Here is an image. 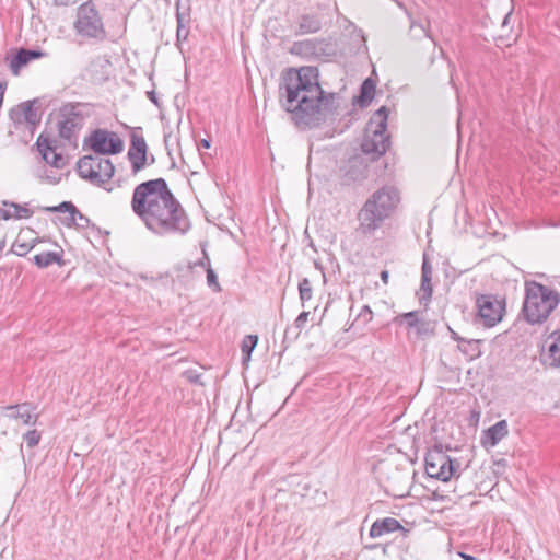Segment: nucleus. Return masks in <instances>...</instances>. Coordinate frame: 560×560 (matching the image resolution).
Here are the masks:
<instances>
[{
    "label": "nucleus",
    "mask_w": 560,
    "mask_h": 560,
    "mask_svg": "<svg viewBox=\"0 0 560 560\" xmlns=\"http://www.w3.org/2000/svg\"><path fill=\"white\" fill-rule=\"evenodd\" d=\"M335 97L336 93L323 90L317 67L289 68L282 73L279 104L299 129L320 126L336 109Z\"/></svg>",
    "instance_id": "f257e3e1"
},
{
    "label": "nucleus",
    "mask_w": 560,
    "mask_h": 560,
    "mask_svg": "<svg viewBox=\"0 0 560 560\" xmlns=\"http://www.w3.org/2000/svg\"><path fill=\"white\" fill-rule=\"evenodd\" d=\"M130 206L135 215L155 235H185L191 229L186 210L162 177L138 184Z\"/></svg>",
    "instance_id": "f03ea898"
},
{
    "label": "nucleus",
    "mask_w": 560,
    "mask_h": 560,
    "mask_svg": "<svg viewBox=\"0 0 560 560\" xmlns=\"http://www.w3.org/2000/svg\"><path fill=\"white\" fill-rule=\"evenodd\" d=\"M388 108L380 107L370 118L361 143V153L343 161L337 172L338 182L343 187L362 184L369 177V162L384 155L389 147L387 131Z\"/></svg>",
    "instance_id": "7ed1b4c3"
},
{
    "label": "nucleus",
    "mask_w": 560,
    "mask_h": 560,
    "mask_svg": "<svg viewBox=\"0 0 560 560\" xmlns=\"http://www.w3.org/2000/svg\"><path fill=\"white\" fill-rule=\"evenodd\" d=\"M400 203V191L393 185H384L373 191L357 213L355 232L372 237L386 220L390 219Z\"/></svg>",
    "instance_id": "20e7f679"
},
{
    "label": "nucleus",
    "mask_w": 560,
    "mask_h": 560,
    "mask_svg": "<svg viewBox=\"0 0 560 560\" xmlns=\"http://www.w3.org/2000/svg\"><path fill=\"white\" fill-rule=\"evenodd\" d=\"M559 302L560 294L557 291L534 280L525 282L522 314L528 324L545 323Z\"/></svg>",
    "instance_id": "39448f33"
},
{
    "label": "nucleus",
    "mask_w": 560,
    "mask_h": 560,
    "mask_svg": "<svg viewBox=\"0 0 560 560\" xmlns=\"http://www.w3.org/2000/svg\"><path fill=\"white\" fill-rule=\"evenodd\" d=\"M77 172L81 178L103 187L114 176L115 166L109 159L84 155L77 162Z\"/></svg>",
    "instance_id": "423d86ee"
},
{
    "label": "nucleus",
    "mask_w": 560,
    "mask_h": 560,
    "mask_svg": "<svg viewBox=\"0 0 560 560\" xmlns=\"http://www.w3.org/2000/svg\"><path fill=\"white\" fill-rule=\"evenodd\" d=\"M74 30L78 35L84 38H94L97 40H104L106 38L104 23L94 0H89L78 8Z\"/></svg>",
    "instance_id": "0eeeda50"
},
{
    "label": "nucleus",
    "mask_w": 560,
    "mask_h": 560,
    "mask_svg": "<svg viewBox=\"0 0 560 560\" xmlns=\"http://www.w3.org/2000/svg\"><path fill=\"white\" fill-rule=\"evenodd\" d=\"M476 322L487 328L494 327L503 319L506 302L504 298L494 294H479L476 298Z\"/></svg>",
    "instance_id": "6e6552de"
},
{
    "label": "nucleus",
    "mask_w": 560,
    "mask_h": 560,
    "mask_svg": "<svg viewBox=\"0 0 560 560\" xmlns=\"http://www.w3.org/2000/svg\"><path fill=\"white\" fill-rule=\"evenodd\" d=\"M84 147H89L96 155H115L124 150L120 137L107 129L97 128L84 139Z\"/></svg>",
    "instance_id": "1a4fd4ad"
},
{
    "label": "nucleus",
    "mask_w": 560,
    "mask_h": 560,
    "mask_svg": "<svg viewBox=\"0 0 560 560\" xmlns=\"http://www.w3.org/2000/svg\"><path fill=\"white\" fill-rule=\"evenodd\" d=\"M80 103H67L59 108L58 132L69 143L75 142L83 126L84 116L79 110Z\"/></svg>",
    "instance_id": "9d476101"
},
{
    "label": "nucleus",
    "mask_w": 560,
    "mask_h": 560,
    "mask_svg": "<svg viewBox=\"0 0 560 560\" xmlns=\"http://www.w3.org/2000/svg\"><path fill=\"white\" fill-rule=\"evenodd\" d=\"M148 144L142 136L141 127L131 128L130 145L127 152V159L130 163L131 175H138L149 163Z\"/></svg>",
    "instance_id": "9b49d317"
},
{
    "label": "nucleus",
    "mask_w": 560,
    "mask_h": 560,
    "mask_svg": "<svg viewBox=\"0 0 560 560\" xmlns=\"http://www.w3.org/2000/svg\"><path fill=\"white\" fill-rule=\"evenodd\" d=\"M290 51L306 58H328L336 56L337 52L336 45L330 38H311L294 42Z\"/></svg>",
    "instance_id": "f8f14e48"
},
{
    "label": "nucleus",
    "mask_w": 560,
    "mask_h": 560,
    "mask_svg": "<svg viewBox=\"0 0 560 560\" xmlns=\"http://www.w3.org/2000/svg\"><path fill=\"white\" fill-rule=\"evenodd\" d=\"M45 212H62L69 213V217L61 220L62 224L67 228H75L78 230H84L91 228L97 233H102L100 226L94 224L85 214H83L71 201H62L58 206L43 207L40 208Z\"/></svg>",
    "instance_id": "ddd939ff"
},
{
    "label": "nucleus",
    "mask_w": 560,
    "mask_h": 560,
    "mask_svg": "<svg viewBox=\"0 0 560 560\" xmlns=\"http://www.w3.org/2000/svg\"><path fill=\"white\" fill-rule=\"evenodd\" d=\"M38 103V98L20 103L10 109L9 118L15 125H22L24 122L34 127L39 125L42 116L37 113V108L35 107Z\"/></svg>",
    "instance_id": "4468645a"
},
{
    "label": "nucleus",
    "mask_w": 560,
    "mask_h": 560,
    "mask_svg": "<svg viewBox=\"0 0 560 560\" xmlns=\"http://www.w3.org/2000/svg\"><path fill=\"white\" fill-rule=\"evenodd\" d=\"M394 532H399L400 535L404 538H406V537H408L410 529L405 528L399 523V521L394 517H385L382 520H376L372 524L369 535L371 538H376V537L383 536L384 534L394 533Z\"/></svg>",
    "instance_id": "2eb2a0df"
},
{
    "label": "nucleus",
    "mask_w": 560,
    "mask_h": 560,
    "mask_svg": "<svg viewBox=\"0 0 560 560\" xmlns=\"http://www.w3.org/2000/svg\"><path fill=\"white\" fill-rule=\"evenodd\" d=\"M323 28V19L318 13L308 12L298 16L294 26L296 36L314 34Z\"/></svg>",
    "instance_id": "dca6fc26"
},
{
    "label": "nucleus",
    "mask_w": 560,
    "mask_h": 560,
    "mask_svg": "<svg viewBox=\"0 0 560 560\" xmlns=\"http://www.w3.org/2000/svg\"><path fill=\"white\" fill-rule=\"evenodd\" d=\"M432 265L429 260V257L427 254L423 255L422 266H421V284H420V291L422 294L419 295V302L420 304L427 305L432 298L433 294V288L431 284L432 280Z\"/></svg>",
    "instance_id": "f3484780"
},
{
    "label": "nucleus",
    "mask_w": 560,
    "mask_h": 560,
    "mask_svg": "<svg viewBox=\"0 0 560 560\" xmlns=\"http://www.w3.org/2000/svg\"><path fill=\"white\" fill-rule=\"evenodd\" d=\"M176 21H177V30H176V42L177 46L182 42H185L189 35V24H190V7L186 5L183 9L182 0L176 1Z\"/></svg>",
    "instance_id": "a211bd4d"
},
{
    "label": "nucleus",
    "mask_w": 560,
    "mask_h": 560,
    "mask_svg": "<svg viewBox=\"0 0 560 560\" xmlns=\"http://www.w3.org/2000/svg\"><path fill=\"white\" fill-rule=\"evenodd\" d=\"M46 54L39 49L20 48L10 61L12 72L18 75L20 69L35 59L44 57Z\"/></svg>",
    "instance_id": "6ab92c4d"
},
{
    "label": "nucleus",
    "mask_w": 560,
    "mask_h": 560,
    "mask_svg": "<svg viewBox=\"0 0 560 560\" xmlns=\"http://www.w3.org/2000/svg\"><path fill=\"white\" fill-rule=\"evenodd\" d=\"M509 433L506 420H500L483 431L481 443L483 446H495Z\"/></svg>",
    "instance_id": "aec40b11"
},
{
    "label": "nucleus",
    "mask_w": 560,
    "mask_h": 560,
    "mask_svg": "<svg viewBox=\"0 0 560 560\" xmlns=\"http://www.w3.org/2000/svg\"><path fill=\"white\" fill-rule=\"evenodd\" d=\"M375 89V81L371 78H366L360 86L359 95L354 97V104L361 108L368 107L374 98Z\"/></svg>",
    "instance_id": "412c9836"
},
{
    "label": "nucleus",
    "mask_w": 560,
    "mask_h": 560,
    "mask_svg": "<svg viewBox=\"0 0 560 560\" xmlns=\"http://www.w3.org/2000/svg\"><path fill=\"white\" fill-rule=\"evenodd\" d=\"M441 460H444V452L438 446L427 453L424 457V468L429 477L436 479Z\"/></svg>",
    "instance_id": "4be33fe9"
},
{
    "label": "nucleus",
    "mask_w": 560,
    "mask_h": 560,
    "mask_svg": "<svg viewBox=\"0 0 560 560\" xmlns=\"http://www.w3.org/2000/svg\"><path fill=\"white\" fill-rule=\"evenodd\" d=\"M298 493L302 498L310 499L317 504H324L326 502V492H320L318 488H314L310 481H301L298 485Z\"/></svg>",
    "instance_id": "5701e85b"
},
{
    "label": "nucleus",
    "mask_w": 560,
    "mask_h": 560,
    "mask_svg": "<svg viewBox=\"0 0 560 560\" xmlns=\"http://www.w3.org/2000/svg\"><path fill=\"white\" fill-rule=\"evenodd\" d=\"M63 250L60 249V252H44L40 254H37L33 257L34 264L38 268H47L51 266L52 264H57L59 266H63V259H62Z\"/></svg>",
    "instance_id": "b1692460"
},
{
    "label": "nucleus",
    "mask_w": 560,
    "mask_h": 560,
    "mask_svg": "<svg viewBox=\"0 0 560 560\" xmlns=\"http://www.w3.org/2000/svg\"><path fill=\"white\" fill-rule=\"evenodd\" d=\"M439 471L436 472V480L448 481L454 475L456 469L459 467L457 459H452L444 453V460H441Z\"/></svg>",
    "instance_id": "393cba45"
},
{
    "label": "nucleus",
    "mask_w": 560,
    "mask_h": 560,
    "mask_svg": "<svg viewBox=\"0 0 560 560\" xmlns=\"http://www.w3.org/2000/svg\"><path fill=\"white\" fill-rule=\"evenodd\" d=\"M553 339L552 343L549 345L547 352L541 353V362L544 364H548L550 368H559L560 366V339H557V336L551 337Z\"/></svg>",
    "instance_id": "a878e982"
},
{
    "label": "nucleus",
    "mask_w": 560,
    "mask_h": 560,
    "mask_svg": "<svg viewBox=\"0 0 560 560\" xmlns=\"http://www.w3.org/2000/svg\"><path fill=\"white\" fill-rule=\"evenodd\" d=\"M28 405L27 404H21V405H11L7 407V410L12 411L10 415L13 419H21L24 424H36L38 416L31 415V412L26 409Z\"/></svg>",
    "instance_id": "bb28decb"
},
{
    "label": "nucleus",
    "mask_w": 560,
    "mask_h": 560,
    "mask_svg": "<svg viewBox=\"0 0 560 560\" xmlns=\"http://www.w3.org/2000/svg\"><path fill=\"white\" fill-rule=\"evenodd\" d=\"M481 340L479 339H466L457 345L458 350L468 358V360H475L481 357L482 352L480 349Z\"/></svg>",
    "instance_id": "cd10ccee"
},
{
    "label": "nucleus",
    "mask_w": 560,
    "mask_h": 560,
    "mask_svg": "<svg viewBox=\"0 0 560 560\" xmlns=\"http://www.w3.org/2000/svg\"><path fill=\"white\" fill-rule=\"evenodd\" d=\"M419 315H420L419 311H411V312L402 313V314L397 315L394 318V323L397 325L405 324L406 328L408 330L415 329L416 326L419 325V319H420Z\"/></svg>",
    "instance_id": "c85d7f7f"
},
{
    "label": "nucleus",
    "mask_w": 560,
    "mask_h": 560,
    "mask_svg": "<svg viewBox=\"0 0 560 560\" xmlns=\"http://www.w3.org/2000/svg\"><path fill=\"white\" fill-rule=\"evenodd\" d=\"M4 207L13 208L14 211L11 212V219L20 220V219H28L34 214V211L30 209L26 205L22 206L20 203H15L13 201L4 200L2 201Z\"/></svg>",
    "instance_id": "c756f323"
},
{
    "label": "nucleus",
    "mask_w": 560,
    "mask_h": 560,
    "mask_svg": "<svg viewBox=\"0 0 560 560\" xmlns=\"http://www.w3.org/2000/svg\"><path fill=\"white\" fill-rule=\"evenodd\" d=\"M512 14H513V11L511 10L504 15L502 23H501V33L498 35V37H495V40H499L505 45H510L506 42L511 40V35H512V31H513V26L511 24Z\"/></svg>",
    "instance_id": "7c9ffc66"
},
{
    "label": "nucleus",
    "mask_w": 560,
    "mask_h": 560,
    "mask_svg": "<svg viewBox=\"0 0 560 560\" xmlns=\"http://www.w3.org/2000/svg\"><path fill=\"white\" fill-rule=\"evenodd\" d=\"M258 343V336L257 335H247L244 337L241 343V351L243 355V363L250 360L252 352L256 348Z\"/></svg>",
    "instance_id": "2f4dec72"
},
{
    "label": "nucleus",
    "mask_w": 560,
    "mask_h": 560,
    "mask_svg": "<svg viewBox=\"0 0 560 560\" xmlns=\"http://www.w3.org/2000/svg\"><path fill=\"white\" fill-rule=\"evenodd\" d=\"M19 236H21V234ZM38 242H40L39 238H34L30 242H21L20 237H18V240L13 243L11 250L18 256H25L35 247Z\"/></svg>",
    "instance_id": "473e14b6"
},
{
    "label": "nucleus",
    "mask_w": 560,
    "mask_h": 560,
    "mask_svg": "<svg viewBox=\"0 0 560 560\" xmlns=\"http://www.w3.org/2000/svg\"><path fill=\"white\" fill-rule=\"evenodd\" d=\"M55 140L49 139L48 137L44 136L43 133L39 135L36 141V147L42 156L49 155L50 151L56 150Z\"/></svg>",
    "instance_id": "72a5a7b5"
},
{
    "label": "nucleus",
    "mask_w": 560,
    "mask_h": 560,
    "mask_svg": "<svg viewBox=\"0 0 560 560\" xmlns=\"http://www.w3.org/2000/svg\"><path fill=\"white\" fill-rule=\"evenodd\" d=\"M299 293L302 303L311 300L312 298V284L307 278H303L299 283Z\"/></svg>",
    "instance_id": "f704fd0d"
},
{
    "label": "nucleus",
    "mask_w": 560,
    "mask_h": 560,
    "mask_svg": "<svg viewBox=\"0 0 560 560\" xmlns=\"http://www.w3.org/2000/svg\"><path fill=\"white\" fill-rule=\"evenodd\" d=\"M207 272V283L212 289L213 292L219 293L222 291V288L218 281V277L215 271L211 268V266H208L206 269Z\"/></svg>",
    "instance_id": "c9c22d12"
},
{
    "label": "nucleus",
    "mask_w": 560,
    "mask_h": 560,
    "mask_svg": "<svg viewBox=\"0 0 560 560\" xmlns=\"http://www.w3.org/2000/svg\"><path fill=\"white\" fill-rule=\"evenodd\" d=\"M43 159L56 168H62L65 166L63 156L60 153H57L56 150L50 151V154L43 156Z\"/></svg>",
    "instance_id": "e433bc0d"
},
{
    "label": "nucleus",
    "mask_w": 560,
    "mask_h": 560,
    "mask_svg": "<svg viewBox=\"0 0 560 560\" xmlns=\"http://www.w3.org/2000/svg\"><path fill=\"white\" fill-rule=\"evenodd\" d=\"M40 438H42L40 432L35 429L27 431L23 435V439L30 448L37 446L40 441Z\"/></svg>",
    "instance_id": "4c0bfd02"
},
{
    "label": "nucleus",
    "mask_w": 560,
    "mask_h": 560,
    "mask_svg": "<svg viewBox=\"0 0 560 560\" xmlns=\"http://www.w3.org/2000/svg\"><path fill=\"white\" fill-rule=\"evenodd\" d=\"M429 323L423 320V319H419V325L416 326L415 328V332H416V336L417 337H423V336H427L429 334H431V330L429 328Z\"/></svg>",
    "instance_id": "58836bf2"
},
{
    "label": "nucleus",
    "mask_w": 560,
    "mask_h": 560,
    "mask_svg": "<svg viewBox=\"0 0 560 560\" xmlns=\"http://www.w3.org/2000/svg\"><path fill=\"white\" fill-rule=\"evenodd\" d=\"M185 378L191 384H202L200 381L201 374L197 373L196 370L189 369L184 372Z\"/></svg>",
    "instance_id": "ea45409f"
},
{
    "label": "nucleus",
    "mask_w": 560,
    "mask_h": 560,
    "mask_svg": "<svg viewBox=\"0 0 560 560\" xmlns=\"http://www.w3.org/2000/svg\"><path fill=\"white\" fill-rule=\"evenodd\" d=\"M358 317H359V318H363V319H364L363 322H364L365 324H366V323H370V322L372 320V318H373V312H372V310L370 308V306H369V305H364V306L361 308V312H360V314H359V316H358Z\"/></svg>",
    "instance_id": "a19ab883"
},
{
    "label": "nucleus",
    "mask_w": 560,
    "mask_h": 560,
    "mask_svg": "<svg viewBox=\"0 0 560 560\" xmlns=\"http://www.w3.org/2000/svg\"><path fill=\"white\" fill-rule=\"evenodd\" d=\"M196 266H200V267H205L207 269L208 266H210V259L207 255V253L203 250V257L201 259H199L198 261L194 262V264H189L188 265V268L189 269H192L195 268Z\"/></svg>",
    "instance_id": "79ce46f5"
},
{
    "label": "nucleus",
    "mask_w": 560,
    "mask_h": 560,
    "mask_svg": "<svg viewBox=\"0 0 560 560\" xmlns=\"http://www.w3.org/2000/svg\"><path fill=\"white\" fill-rule=\"evenodd\" d=\"M308 315H310L308 312L300 313L299 316L296 317V319L294 320L295 327L299 329L303 328V326L307 322Z\"/></svg>",
    "instance_id": "37998d69"
},
{
    "label": "nucleus",
    "mask_w": 560,
    "mask_h": 560,
    "mask_svg": "<svg viewBox=\"0 0 560 560\" xmlns=\"http://www.w3.org/2000/svg\"><path fill=\"white\" fill-rule=\"evenodd\" d=\"M451 337L453 340L457 341L458 345L465 340V338L460 337L455 330H453L451 327H448Z\"/></svg>",
    "instance_id": "c03bdc74"
},
{
    "label": "nucleus",
    "mask_w": 560,
    "mask_h": 560,
    "mask_svg": "<svg viewBox=\"0 0 560 560\" xmlns=\"http://www.w3.org/2000/svg\"><path fill=\"white\" fill-rule=\"evenodd\" d=\"M0 220H11V211L0 208Z\"/></svg>",
    "instance_id": "a18cd8bd"
},
{
    "label": "nucleus",
    "mask_w": 560,
    "mask_h": 560,
    "mask_svg": "<svg viewBox=\"0 0 560 560\" xmlns=\"http://www.w3.org/2000/svg\"><path fill=\"white\" fill-rule=\"evenodd\" d=\"M75 2H77V0H54V3L58 7H66L71 3H75Z\"/></svg>",
    "instance_id": "49530a36"
},
{
    "label": "nucleus",
    "mask_w": 560,
    "mask_h": 560,
    "mask_svg": "<svg viewBox=\"0 0 560 560\" xmlns=\"http://www.w3.org/2000/svg\"><path fill=\"white\" fill-rule=\"evenodd\" d=\"M380 277H381V280L383 281L384 284L388 283V279H389L388 270H382L381 273H380Z\"/></svg>",
    "instance_id": "de8ad7c7"
},
{
    "label": "nucleus",
    "mask_w": 560,
    "mask_h": 560,
    "mask_svg": "<svg viewBox=\"0 0 560 560\" xmlns=\"http://www.w3.org/2000/svg\"><path fill=\"white\" fill-rule=\"evenodd\" d=\"M147 94H148V97L150 98V101L153 102L155 105H158V98H156L155 92L149 91Z\"/></svg>",
    "instance_id": "09e8293b"
},
{
    "label": "nucleus",
    "mask_w": 560,
    "mask_h": 560,
    "mask_svg": "<svg viewBox=\"0 0 560 560\" xmlns=\"http://www.w3.org/2000/svg\"><path fill=\"white\" fill-rule=\"evenodd\" d=\"M200 145L205 149H209L211 147V140L210 139H201Z\"/></svg>",
    "instance_id": "8fccbe9b"
},
{
    "label": "nucleus",
    "mask_w": 560,
    "mask_h": 560,
    "mask_svg": "<svg viewBox=\"0 0 560 560\" xmlns=\"http://www.w3.org/2000/svg\"><path fill=\"white\" fill-rule=\"evenodd\" d=\"M459 556H460L462 558H464L465 560H477V558H476V557L470 556V555H466V553H463V552H459Z\"/></svg>",
    "instance_id": "3c124183"
},
{
    "label": "nucleus",
    "mask_w": 560,
    "mask_h": 560,
    "mask_svg": "<svg viewBox=\"0 0 560 560\" xmlns=\"http://www.w3.org/2000/svg\"><path fill=\"white\" fill-rule=\"evenodd\" d=\"M557 336V339H560V329H557L550 334V337Z\"/></svg>",
    "instance_id": "603ef678"
},
{
    "label": "nucleus",
    "mask_w": 560,
    "mask_h": 560,
    "mask_svg": "<svg viewBox=\"0 0 560 560\" xmlns=\"http://www.w3.org/2000/svg\"><path fill=\"white\" fill-rule=\"evenodd\" d=\"M4 246H5V240L3 238L0 241V252L4 248Z\"/></svg>",
    "instance_id": "864d4df0"
},
{
    "label": "nucleus",
    "mask_w": 560,
    "mask_h": 560,
    "mask_svg": "<svg viewBox=\"0 0 560 560\" xmlns=\"http://www.w3.org/2000/svg\"><path fill=\"white\" fill-rule=\"evenodd\" d=\"M155 162V159L154 156L151 154L150 158H149V163H151V165Z\"/></svg>",
    "instance_id": "5fc2aeb1"
},
{
    "label": "nucleus",
    "mask_w": 560,
    "mask_h": 560,
    "mask_svg": "<svg viewBox=\"0 0 560 560\" xmlns=\"http://www.w3.org/2000/svg\"><path fill=\"white\" fill-rule=\"evenodd\" d=\"M559 284H560V281H559Z\"/></svg>",
    "instance_id": "6e6d98bb"
}]
</instances>
